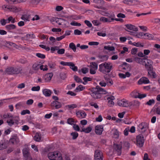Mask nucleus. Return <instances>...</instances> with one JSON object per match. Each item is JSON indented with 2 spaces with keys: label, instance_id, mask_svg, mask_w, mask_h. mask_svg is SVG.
<instances>
[{
  "label": "nucleus",
  "instance_id": "obj_41",
  "mask_svg": "<svg viewBox=\"0 0 160 160\" xmlns=\"http://www.w3.org/2000/svg\"><path fill=\"white\" fill-rule=\"evenodd\" d=\"M56 22L58 23L59 25H61L63 22L65 21V20L64 19L61 18H58L57 20L56 19Z\"/></svg>",
  "mask_w": 160,
  "mask_h": 160
},
{
  "label": "nucleus",
  "instance_id": "obj_35",
  "mask_svg": "<svg viewBox=\"0 0 160 160\" xmlns=\"http://www.w3.org/2000/svg\"><path fill=\"white\" fill-rule=\"evenodd\" d=\"M104 49L110 51H113L115 50V48L113 46H105L104 47Z\"/></svg>",
  "mask_w": 160,
  "mask_h": 160
},
{
  "label": "nucleus",
  "instance_id": "obj_27",
  "mask_svg": "<svg viewBox=\"0 0 160 160\" xmlns=\"http://www.w3.org/2000/svg\"><path fill=\"white\" fill-rule=\"evenodd\" d=\"M153 36L150 34L146 33H144V37L143 38L145 39L152 40L153 38Z\"/></svg>",
  "mask_w": 160,
  "mask_h": 160
},
{
  "label": "nucleus",
  "instance_id": "obj_2",
  "mask_svg": "<svg viewBox=\"0 0 160 160\" xmlns=\"http://www.w3.org/2000/svg\"><path fill=\"white\" fill-rule=\"evenodd\" d=\"M117 104L120 107H128L132 106L138 107L140 105V102L136 100L132 102H130L123 99L118 101Z\"/></svg>",
  "mask_w": 160,
  "mask_h": 160
},
{
  "label": "nucleus",
  "instance_id": "obj_58",
  "mask_svg": "<svg viewBox=\"0 0 160 160\" xmlns=\"http://www.w3.org/2000/svg\"><path fill=\"white\" fill-rule=\"evenodd\" d=\"M93 24L95 26H98L101 24V23L98 20H94L92 22Z\"/></svg>",
  "mask_w": 160,
  "mask_h": 160
},
{
  "label": "nucleus",
  "instance_id": "obj_37",
  "mask_svg": "<svg viewBox=\"0 0 160 160\" xmlns=\"http://www.w3.org/2000/svg\"><path fill=\"white\" fill-rule=\"evenodd\" d=\"M29 15H24L22 16L21 18L22 19L24 20V21H29Z\"/></svg>",
  "mask_w": 160,
  "mask_h": 160
},
{
  "label": "nucleus",
  "instance_id": "obj_55",
  "mask_svg": "<svg viewBox=\"0 0 160 160\" xmlns=\"http://www.w3.org/2000/svg\"><path fill=\"white\" fill-rule=\"evenodd\" d=\"M133 45L140 47H143V45L139 42H134L133 43Z\"/></svg>",
  "mask_w": 160,
  "mask_h": 160
},
{
  "label": "nucleus",
  "instance_id": "obj_10",
  "mask_svg": "<svg viewBox=\"0 0 160 160\" xmlns=\"http://www.w3.org/2000/svg\"><path fill=\"white\" fill-rule=\"evenodd\" d=\"M103 130V127L102 125H98L95 127V132L97 135H101Z\"/></svg>",
  "mask_w": 160,
  "mask_h": 160
},
{
  "label": "nucleus",
  "instance_id": "obj_28",
  "mask_svg": "<svg viewBox=\"0 0 160 160\" xmlns=\"http://www.w3.org/2000/svg\"><path fill=\"white\" fill-rule=\"evenodd\" d=\"M41 136L40 133H36L33 138L35 141L37 142H40L41 140Z\"/></svg>",
  "mask_w": 160,
  "mask_h": 160
},
{
  "label": "nucleus",
  "instance_id": "obj_17",
  "mask_svg": "<svg viewBox=\"0 0 160 160\" xmlns=\"http://www.w3.org/2000/svg\"><path fill=\"white\" fill-rule=\"evenodd\" d=\"M51 106L58 109L62 107L61 103L58 101H53L51 103Z\"/></svg>",
  "mask_w": 160,
  "mask_h": 160
},
{
  "label": "nucleus",
  "instance_id": "obj_62",
  "mask_svg": "<svg viewBox=\"0 0 160 160\" xmlns=\"http://www.w3.org/2000/svg\"><path fill=\"white\" fill-rule=\"evenodd\" d=\"M142 59V58L136 57L135 58V61L137 63L141 64Z\"/></svg>",
  "mask_w": 160,
  "mask_h": 160
},
{
  "label": "nucleus",
  "instance_id": "obj_48",
  "mask_svg": "<svg viewBox=\"0 0 160 160\" xmlns=\"http://www.w3.org/2000/svg\"><path fill=\"white\" fill-rule=\"evenodd\" d=\"M60 78L63 80H64L67 77L66 74L65 72H61L60 74Z\"/></svg>",
  "mask_w": 160,
  "mask_h": 160
},
{
  "label": "nucleus",
  "instance_id": "obj_15",
  "mask_svg": "<svg viewBox=\"0 0 160 160\" xmlns=\"http://www.w3.org/2000/svg\"><path fill=\"white\" fill-rule=\"evenodd\" d=\"M150 82V81L148 78L143 77L141 78L138 81L139 84H142V83L148 84Z\"/></svg>",
  "mask_w": 160,
  "mask_h": 160
},
{
  "label": "nucleus",
  "instance_id": "obj_3",
  "mask_svg": "<svg viewBox=\"0 0 160 160\" xmlns=\"http://www.w3.org/2000/svg\"><path fill=\"white\" fill-rule=\"evenodd\" d=\"M99 71L102 73L107 75L112 69V63L110 62H104L99 65Z\"/></svg>",
  "mask_w": 160,
  "mask_h": 160
},
{
  "label": "nucleus",
  "instance_id": "obj_5",
  "mask_svg": "<svg viewBox=\"0 0 160 160\" xmlns=\"http://www.w3.org/2000/svg\"><path fill=\"white\" fill-rule=\"evenodd\" d=\"M22 69L21 68H17L15 67H9L5 70V72L9 75L18 74L21 73Z\"/></svg>",
  "mask_w": 160,
  "mask_h": 160
},
{
  "label": "nucleus",
  "instance_id": "obj_44",
  "mask_svg": "<svg viewBox=\"0 0 160 160\" xmlns=\"http://www.w3.org/2000/svg\"><path fill=\"white\" fill-rule=\"evenodd\" d=\"M48 65L52 69L55 68L56 66V64L55 63L52 62H49L48 63Z\"/></svg>",
  "mask_w": 160,
  "mask_h": 160
},
{
  "label": "nucleus",
  "instance_id": "obj_24",
  "mask_svg": "<svg viewBox=\"0 0 160 160\" xmlns=\"http://www.w3.org/2000/svg\"><path fill=\"white\" fill-rule=\"evenodd\" d=\"M53 76V73L52 72L48 73L45 76V80L46 82L50 81L52 77Z\"/></svg>",
  "mask_w": 160,
  "mask_h": 160
},
{
  "label": "nucleus",
  "instance_id": "obj_43",
  "mask_svg": "<svg viewBox=\"0 0 160 160\" xmlns=\"http://www.w3.org/2000/svg\"><path fill=\"white\" fill-rule=\"evenodd\" d=\"M69 48L72 49L74 52H76V47L75 44L73 43H70L69 44Z\"/></svg>",
  "mask_w": 160,
  "mask_h": 160
},
{
  "label": "nucleus",
  "instance_id": "obj_52",
  "mask_svg": "<svg viewBox=\"0 0 160 160\" xmlns=\"http://www.w3.org/2000/svg\"><path fill=\"white\" fill-rule=\"evenodd\" d=\"M30 112L29 110H28V109H26L25 110H22L21 112V114L22 115H24L26 114H30Z\"/></svg>",
  "mask_w": 160,
  "mask_h": 160
},
{
  "label": "nucleus",
  "instance_id": "obj_26",
  "mask_svg": "<svg viewBox=\"0 0 160 160\" xmlns=\"http://www.w3.org/2000/svg\"><path fill=\"white\" fill-rule=\"evenodd\" d=\"M92 130V128L91 127H88L87 128H82L80 130L81 132H84L85 133H89Z\"/></svg>",
  "mask_w": 160,
  "mask_h": 160
},
{
  "label": "nucleus",
  "instance_id": "obj_57",
  "mask_svg": "<svg viewBox=\"0 0 160 160\" xmlns=\"http://www.w3.org/2000/svg\"><path fill=\"white\" fill-rule=\"evenodd\" d=\"M113 135L116 138H118L119 137V132L117 129H115L113 132Z\"/></svg>",
  "mask_w": 160,
  "mask_h": 160
},
{
  "label": "nucleus",
  "instance_id": "obj_25",
  "mask_svg": "<svg viewBox=\"0 0 160 160\" xmlns=\"http://www.w3.org/2000/svg\"><path fill=\"white\" fill-rule=\"evenodd\" d=\"M42 92L43 94L46 97H50L52 93V91L51 90L48 89H45L43 90Z\"/></svg>",
  "mask_w": 160,
  "mask_h": 160
},
{
  "label": "nucleus",
  "instance_id": "obj_39",
  "mask_svg": "<svg viewBox=\"0 0 160 160\" xmlns=\"http://www.w3.org/2000/svg\"><path fill=\"white\" fill-rule=\"evenodd\" d=\"M9 10L10 11L13 12H18V8L15 6L9 7Z\"/></svg>",
  "mask_w": 160,
  "mask_h": 160
},
{
  "label": "nucleus",
  "instance_id": "obj_54",
  "mask_svg": "<svg viewBox=\"0 0 160 160\" xmlns=\"http://www.w3.org/2000/svg\"><path fill=\"white\" fill-rule=\"evenodd\" d=\"M155 103V100L153 99H150L149 100V101L147 102L146 103V104H147L148 105L150 106L152 104H154Z\"/></svg>",
  "mask_w": 160,
  "mask_h": 160
},
{
  "label": "nucleus",
  "instance_id": "obj_42",
  "mask_svg": "<svg viewBox=\"0 0 160 160\" xmlns=\"http://www.w3.org/2000/svg\"><path fill=\"white\" fill-rule=\"evenodd\" d=\"M138 96H135V98H138L141 99L147 96V94H140L139 93H138Z\"/></svg>",
  "mask_w": 160,
  "mask_h": 160
},
{
  "label": "nucleus",
  "instance_id": "obj_45",
  "mask_svg": "<svg viewBox=\"0 0 160 160\" xmlns=\"http://www.w3.org/2000/svg\"><path fill=\"white\" fill-rule=\"evenodd\" d=\"M147 62L146 64H145V67L152 65L153 64V62L150 59H147Z\"/></svg>",
  "mask_w": 160,
  "mask_h": 160
},
{
  "label": "nucleus",
  "instance_id": "obj_16",
  "mask_svg": "<svg viewBox=\"0 0 160 160\" xmlns=\"http://www.w3.org/2000/svg\"><path fill=\"white\" fill-rule=\"evenodd\" d=\"M130 65L126 62H124L123 63L120 65L119 68L121 69L122 72H125V70H127L130 68Z\"/></svg>",
  "mask_w": 160,
  "mask_h": 160
},
{
  "label": "nucleus",
  "instance_id": "obj_12",
  "mask_svg": "<svg viewBox=\"0 0 160 160\" xmlns=\"http://www.w3.org/2000/svg\"><path fill=\"white\" fill-rule=\"evenodd\" d=\"M152 110L154 113L160 115V102H157L153 107Z\"/></svg>",
  "mask_w": 160,
  "mask_h": 160
},
{
  "label": "nucleus",
  "instance_id": "obj_49",
  "mask_svg": "<svg viewBox=\"0 0 160 160\" xmlns=\"http://www.w3.org/2000/svg\"><path fill=\"white\" fill-rule=\"evenodd\" d=\"M144 33L143 32H140L138 33H136V37L139 38H143L142 37L144 36Z\"/></svg>",
  "mask_w": 160,
  "mask_h": 160
},
{
  "label": "nucleus",
  "instance_id": "obj_18",
  "mask_svg": "<svg viewBox=\"0 0 160 160\" xmlns=\"http://www.w3.org/2000/svg\"><path fill=\"white\" fill-rule=\"evenodd\" d=\"M6 30L9 32H12V31L16 29V26L13 24H10L9 25H7L5 27Z\"/></svg>",
  "mask_w": 160,
  "mask_h": 160
},
{
  "label": "nucleus",
  "instance_id": "obj_47",
  "mask_svg": "<svg viewBox=\"0 0 160 160\" xmlns=\"http://www.w3.org/2000/svg\"><path fill=\"white\" fill-rule=\"evenodd\" d=\"M67 123L69 124L72 125L74 124V121L73 119L71 118H69L67 120Z\"/></svg>",
  "mask_w": 160,
  "mask_h": 160
},
{
  "label": "nucleus",
  "instance_id": "obj_21",
  "mask_svg": "<svg viewBox=\"0 0 160 160\" xmlns=\"http://www.w3.org/2000/svg\"><path fill=\"white\" fill-rule=\"evenodd\" d=\"M125 26L127 28V29L130 30H132L135 32L138 31V29L135 26L131 24H127L125 25Z\"/></svg>",
  "mask_w": 160,
  "mask_h": 160
},
{
  "label": "nucleus",
  "instance_id": "obj_40",
  "mask_svg": "<svg viewBox=\"0 0 160 160\" xmlns=\"http://www.w3.org/2000/svg\"><path fill=\"white\" fill-rule=\"evenodd\" d=\"M74 80L78 83H82V80L78 76H77L76 75H75L74 76Z\"/></svg>",
  "mask_w": 160,
  "mask_h": 160
},
{
  "label": "nucleus",
  "instance_id": "obj_38",
  "mask_svg": "<svg viewBox=\"0 0 160 160\" xmlns=\"http://www.w3.org/2000/svg\"><path fill=\"white\" fill-rule=\"evenodd\" d=\"M90 66L93 69L95 70H97L98 67V65L94 62H92L90 63Z\"/></svg>",
  "mask_w": 160,
  "mask_h": 160
},
{
  "label": "nucleus",
  "instance_id": "obj_14",
  "mask_svg": "<svg viewBox=\"0 0 160 160\" xmlns=\"http://www.w3.org/2000/svg\"><path fill=\"white\" fill-rule=\"evenodd\" d=\"M19 121V118L18 117H16L15 119H12L10 120H7V122L8 124V125L10 126H12L14 124V123L18 124Z\"/></svg>",
  "mask_w": 160,
  "mask_h": 160
},
{
  "label": "nucleus",
  "instance_id": "obj_7",
  "mask_svg": "<svg viewBox=\"0 0 160 160\" xmlns=\"http://www.w3.org/2000/svg\"><path fill=\"white\" fill-rule=\"evenodd\" d=\"M29 150V148L27 146L23 149L22 153L23 156L25 158L26 160H32Z\"/></svg>",
  "mask_w": 160,
  "mask_h": 160
},
{
  "label": "nucleus",
  "instance_id": "obj_22",
  "mask_svg": "<svg viewBox=\"0 0 160 160\" xmlns=\"http://www.w3.org/2000/svg\"><path fill=\"white\" fill-rule=\"evenodd\" d=\"M115 150L118 152V155H120L121 153L122 145L120 144H116L114 145Z\"/></svg>",
  "mask_w": 160,
  "mask_h": 160
},
{
  "label": "nucleus",
  "instance_id": "obj_59",
  "mask_svg": "<svg viewBox=\"0 0 160 160\" xmlns=\"http://www.w3.org/2000/svg\"><path fill=\"white\" fill-rule=\"evenodd\" d=\"M40 89V87L39 86H37V87H33L31 88L32 91H39Z\"/></svg>",
  "mask_w": 160,
  "mask_h": 160
},
{
  "label": "nucleus",
  "instance_id": "obj_4",
  "mask_svg": "<svg viewBox=\"0 0 160 160\" xmlns=\"http://www.w3.org/2000/svg\"><path fill=\"white\" fill-rule=\"evenodd\" d=\"M48 158L51 160H71L69 158L65 156L63 159L61 153L58 151L50 152L48 155Z\"/></svg>",
  "mask_w": 160,
  "mask_h": 160
},
{
  "label": "nucleus",
  "instance_id": "obj_6",
  "mask_svg": "<svg viewBox=\"0 0 160 160\" xmlns=\"http://www.w3.org/2000/svg\"><path fill=\"white\" fill-rule=\"evenodd\" d=\"M144 139L143 135L140 134L136 137V144L139 147H142L144 145Z\"/></svg>",
  "mask_w": 160,
  "mask_h": 160
},
{
  "label": "nucleus",
  "instance_id": "obj_8",
  "mask_svg": "<svg viewBox=\"0 0 160 160\" xmlns=\"http://www.w3.org/2000/svg\"><path fill=\"white\" fill-rule=\"evenodd\" d=\"M95 160H103V155L102 151L99 150H96L94 152Z\"/></svg>",
  "mask_w": 160,
  "mask_h": 160
},
{
  "label": "nucleus",
  "instance_id": "obj_56",
  "mask_svg": "<svg viewBox=\"0 0 160 160\" xmlns=\"http://www.w3.org/2000/svg\"><path fill=\"white\" fill-rule=\"evenodd\" d=\"M60 64L63 66H69V65H71V64H70L71 63V62H65L64 61H62L60 63Z\"/></svg>",
  "mask_w": 160,
  "mask_h": 160
},
{
  "label": "nucleus",
  "instance_id": "obj_29",
  "mask_svg": "<svg viewBox=\"0 0 160 160\" xmlns=\"http://www.w3.org/2000/svg\"><path fill=\"white\" fill-rule=\"evenodd\" d=\"M85 88V87L84 86L82 85H80L76 88L74 90V91L75 92H78L83 91Z\"/></svg>",
  "mask_w": 160,
  "mask_h": 160
},
{
  "label": "nucleus",
  "instance_id": "obj_30",
  "mask_svg": "<svg viewBox=\"0 0 160 160\" xmlns=\"http://www.w3.org/2000/svg\"><path fill=\"white\" fill-rule=\"evenodd\" d=\"M99 58L101 59L102 62L106 61L108 58V56L107 55H99L98 56Z\"/></svg>",
  "mask_w": 160,
  "mask_h": 160
},
{
  "label": "nucleus",
  "instance_id": "obj_36",
  "mask_svg": "<svg viewBox=\"0 0 160 160\" xmlns=\"http://www.w3.org/2000/svg\"><path fill=\"white\" fill-rule=\"evenodd\" d=\"M71 135L72 136V139L73 140L76 139L78 136V133L76 132H72L71 133Z\"/></svg>",
  "mask_w": 160,
  "mask_h": 160
},
{
  "label": "nucleus",
  "instance_id": "obj_34",
  "mask_svg": "<svg viewBox=\"0 0 160 160\" xmlns=\"http://www.w3.org/2000/svg\"><path fill=\"white\" fill-rule=\"evenodd\" d=\"M71 63L70 64L71 65L69 66H70V68L74 71L75 72L78 71V67L77 66H75L74 64L73 63L71 62Z\"/></svg>",
  "mask_w": 160,
  "mask_h": 160
},
{
  "label": "nucleus",
  "instance_id": "obj_32",
  "mask_svg": "<svg viewBox=\"0 0 160 160\" xmlns=\"http://www.w3.org/2000/svg\"><path fill=\"white\" fill-rule=\"evenodd\" d=\"M83 79L84 81V82H82V83L84 85H86L88 81H91L92 80L91 78L86 77L83 78Z\"/></svg>",
  "mask_w": 160,
  "mask_h": 160
},
{
  "label": "nucleus",
  "instance_id": "obj_63",
  "mask_svg": "<svg viewBox=\"0 0 160 160\" xmlns=\"http://www.w3.org/2000/svg\"><path fill=\"white\" fill-rule=\"evenodd\" d=\"M84 23L89 28H91L92 27V24L89 21L87 20H85L84 21Z\"/></svg>",
  "mask_w": 160,
  "mask_h": 160
},
{
  "label": "nucleus",
  "instance_id": "obj_53",
  "mask_svg": "<svg viewBox=\"0 0 160 160\" xmlns=\"http://www.w3.org/2000/svg\"><path fill=\"white\" fill-rule=\"evenodd\" d=\"M39 46L43 49H45L47 51H49L50 49V48L49 47H46V46L43 45H40Z\"/></svg>",
  "mask_w": 160,
  "mask_h": 160
},
{
  "label": "nucleus",
  "instance_id": "obj_13",
  "mask_svg": "<svg viewBox=\"0 0 160 160\" xmlns=\"http://www.w3.org/2000/svg\"><path fill=\"white\" fill-rule=\"evenodd\" d=\"M76 114L77 117L80 119L85 118L87 115L85 112L83 110L77 112Z\"/></svg>",
  "mask_w": 160,
  "mask_h": 160
},
{
  "label": "nucleus",
  "instance_id": "obj_23",
  "mask_svg": "<svg viewBox=\"0 0 160 160\" xmlns=\"http://www.w3.org/2000/svg\"><path fill=\"white\" fill-rule=\"evenodd\" d=\"M148 73V77L152 78H155L157 77L156 74L155 72L153 70L149 71Z\"/></svg>",
  "mask_w": 160,
  "mask_h": 160
},
{
  "label": "nucleus",
  "instance_id": "obj_1",
  "mask_svg": "<svg viewBox=\"0 0 160 160\" xmlns=\"http://www.w3.org/2000/svg\"><path fill=\"white\" fill-rule=\"evenodd\" d=\"M90 90V94L95 99L101 98L102 95L105 94L107 93L106 90L99 86H97L96 88H92Z\"/></svg>",
  "mask_w": 160,
  "mask_h": 160
},
{
  "label": "nucleus",
  "instance_id": "obj_20",
  "mask_svg": "<svg viewBox=\"0 0 160 160\" xmlns=\"http://www.w3.org/2000/svg\"><path fill=\"white\" fill-rule=\"evenodd\" d=\"M42 66H41L40 64L37 63H35L32 66V69L33 70L36 71H38L39 69H42Z\"/></svg>",
  "mask_w": 160,
  "mask_h": 160
},
{
  "label": "nucleus",
  "instance_id": "obj_9",
  "mask_svg": "<svg viewBox=\"0 0 160 160\" xmlns=\"http://www.w3.org/2000/svg\"><path fill=\"white\" fill-rule=\"evenodd\" d=\"M138 127L141 130L142 133H144L148 128L147 123L145 122H142L139 124Z\"/></svg>",
  "mask_w": 160,
  "mask_h": 160
},
{
  "label": "nucleus",
  "instance_id": "obj_11",
  "mask_svg": "<svg viewBox=\"0 0 160 160\" xmlns=\"http://www.w3.org/2000/svg\"><path fill=\"white\" fill-rule=\"evenodd\" d=\"M19 139L16 135H13L9 140V142L12 144H17L19 142Z\"/></svg>",
  "mask_w": 160,
  "mask_h": 160
},
{
  "label": "nucleus",
  "instance_id": "obj_31",
  "mask_svg": "<svg viewBox=\"0 0 160 160\" xmlns=\"http://www.w3.org/2000/svg\"><path fill=\"white\" fill-rule=\"evenodd\" d=\"M104 77L107 83H109L110 84V85H112L113 84V82L112 80L106 75L104 76Z\"/></svg>",
  "mask_w": 160,
  "mask_h": 160
},
{
  "label": "nucleus",
  "instance_id": "obj_33",
  "mask_svg": "<svg viewBox=\"0 0 160 160\" xmlns=\"http://www.w3.org/2000/svg\"><path fill=\"white\" fill-rule=\"evenodd\" d=\"M7 147V144L5 142H0V150H2L5 149Z\"/></svg>",
  "mask_w": 160,
  "mask_h": 160
},
{
  "label": "nucleus",
  "instance_id": "obj_60",
  "mask_svg": "<svg viewBox=\"0 0 160 160\" xmlns=\"http://www.w3.org/2000/svg\"><path fill=\"white\" fill-rule=\"evenodd\" d=\"M71 25L74 26H80L81 24L76 22L75 21H73L70 23Z\"/></svg>",
  "mask_w": 160,
  "mask_h": 160
},
{
  "label": "nucleus",
  "instance_id": "obj_51",
  "mask_svg": "<svg viewBox=\"0 0 160 160\" xmlns=\"http://www.w3.org/2000/svg\"><path fill=\"white\" fill-rule=\"evenodd\" d=\"M73 128L74 129L77 131H80V129L78 125L76 124H74L73 126Z\"/></svg>",
  "mask_w": 160,
  "mask_h": 160
},
{
  "label": "nucleus",
  "instance_id": "obj_46",
  "mask_svg": "<svg viewBox=\"0 0 160 160\" xmlns=\"http://www.w3.org/2000/svg\"><path fill=\"white\" fill-rule=\"evenodd\" d=\"M114 17V15L113 14V15H112L111 17L107 18V22H110L112 21H113L114 20V18H113Z\"/></svg>",
  "mask_w": 160,
  "mask_h": 160
},
{
  "label": "nucleus",
  "instance_id": "obj_64",
  "mask_svg": "<svg viewBox=\"0 0 160 160\" xmlns=\"http://www.w3.org/2000/svg\"><path fill=\"white\" fill-rule=\"evenodd\" d=\"M137 50L138 49L137 48H133L132 49L131 53L132 54L135 55L137 53Z\"/></svg>",
  "mask_w": 160,
  "mask_h": 160
},
{
  "label": "nucleus",
  "instance_id": "obj_61",
  "mask_svg": "<svg viewBox=\"0 0 160 160\" xmlns=\"http://www.w3.org/2000/svg\"><path fill=\"white\" fill-rule=\"evenodd\" d=\"M58 50L57 53L58 54H64L65 52V49H58Z\"/></svg>",
  "mask_w": 160,
  "mask_h": 160
},
{
  "label": "nucleus",
  "instance_id": "obj_19",
  "mask_svg": "<svg viewBox=\"0 0 160 160\" xmlns=\"http://www.w3.org/2000/svg\"><path fill=\"white\" fill-rule=\"evenodd\" d=\"M35 38V36L34 34H27L24 37H22L21 38V39L22 40H28L30 38Z\"/></svg>",
  "mask_w": 160,
  "mask_h": 160
},
{
  "label": "nucleus",
  "instance_id": "obj_50",
  "mask_svg": "<svg viewBox=\"0 0 160 160\" xmlns=\"http://www.w3.org/2000/svg\"><path fill=\"white\" fill-rule=\"evenodd\" d=\"M36 56L38 58L42 59H44L45 58V55L40 53H37Z\"/></svg>",
  "mask_w": 160,
  "mask_h": 160
}]
</instances>
